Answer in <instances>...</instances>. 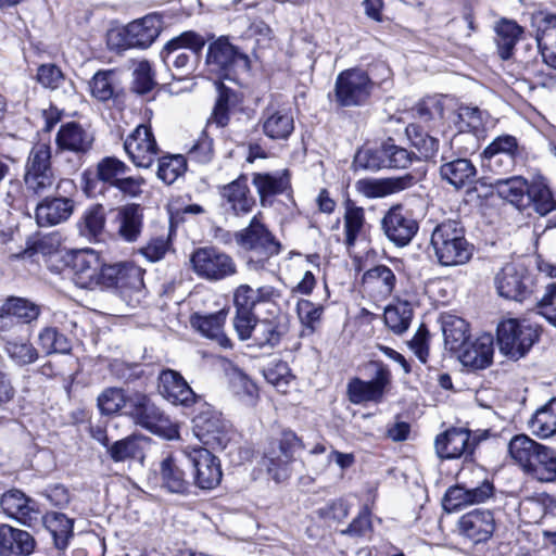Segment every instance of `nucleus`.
<instances>
[{
    "instance_id": "5701e85b",
    "label": "nucleus",
    "mask_w": 556,
    "mask_h": 556,
    "mask_svg": "<svg viewBox=\"0 0 556 556\" xmlns=\"http://www.w3.org/2000/svg\"><path fill=\"white\" fill-rule=\"evenodd\" d=\"M389 380L390 375L384 369L378 370L376 377L370 381H363L358 378L352 379L348 384L350 402L353 404H362L364 402L380 401Z\"/></svg>"
},
{
    "instance_id": "2f4dec72",
    "label": "nucleus",
    "mask_w": 556,
    "mask_h": 556,
    "mask_svg": "<svg viewBox=\"0 0 556 556\" xmlns=\"http://www.w3.org/2000/svg\"><path fill=\"white\" fill-rule=\"evenodd\" d=\"M220 195L229 204L236 215L250 213L255 204V200L250 194V189L244 176H240L238 179L224 186L220 189Z\"/></svg>"
},
{
    "instance_id": "4c0bfd02",
    "label": "nucleus",
    "mask_w": 556,
    "mask_h": 556,
    "mask_svg": "<svg viewBox=\"0 0 556 556\" xmlns=\"http://www.w3.org/2000/svg\"><path fill=\"white\" fill-rule=\"evenodd\" d=\"M440 174L450 185L460 189L473 181L476 168L468 160L456 159L442 164Z\"/></svg>"
},
{
    "instance_id": "f257e3e1",
    "label": "nucleus",
    "mask_w": 556,
    "mask_h": 556,
    "mask_svg": "<svg viewBox=\"0 0 556 556\" xmlns=\"http://www.w3.org/2000/svg\"><path fill=\"white\" fill-rule=\"evenodd\" d=\"M233 239L244 252L247 268L252 271L270 270L271 258L281 252V243L257 216L245 228L236 231Z\"/></svg>"
},
{
    "instance_id": "603ef678",
    "label": "nucleus",
    "mask_w": 556,
    "mask_h": 556,
    "mask_svg": "<svg viewBox=\"0 0 556 556\" xmlns=\"http://www.w3.org/2000/svg\"><path fill=\"white\" fill-rule=\"evenodd\" d=\"M517 151V141H491L484 149L483 157L489 161V166L511 165Z\"/></svg>"
},
{
    "instance_id": "f704fd0d",
    "label": "nucleus",
    "mask_w": 556,
    "mask_h": 556,
    "mask_svg": "<svg viewBox=\"0 0 556 556\" xmlns=\"http://www.w3.org/2000/svg\"><path fill=\"white\" fill-rule=\"evenodd\" d=\"M226 320V312L219 311L211 315L194 314L191 317V325L203 336L215 340L220 346L231 348L230 339L224 333L223 327Z\"/></svg>"
},
{
    "instance_id": "9d476101",
    "label": "nucleus",
    "mask_w": 556,
    "mask_h": 556,
    "mask_svg": "<svg viewBox=\"0 0 556 556\" xmlns=\"http://www.w3.org/2000/svg\"><path fill=\"white\" fill-rule=\"evenodd\" d=\"M193 273L207 281H220L237 274L232 256L214 247L195 249L190 255Z\"/></svg>"
},
{
    "instance_id": "37998d69",
    "label": "nucleus",
    "mask_w": 556,
    "mask_h": 556,
    "mask_svg": "<svg viewBox=\"0 0 556 556\" xmlns=\"http://www.w3.org/2000/svg\"><path fill=\"white\" fill-rule=\"evenodd\" d=\"M528 199H531L534 204V210L542 216L549 215L556 208V201L548 187L547 180L542 175L533 177Z\"/></svg>"
},
{
    "instance_id": "f03ea898",
    "label": "nucleus",
    "mask_w": 556,
    "mask_h": 556,
    "mask_svg": "<svg viewBox=\"0 0 556 556\" xmlns=\"http://www.w3.org/2000/svg\"><path fill=\"white\" fill-rule=\"evenodd\" d=\"M129 173L130 167L126 163L115 156H105L97 163L94 177L89 172L84 173V191L88 197H94L98 182H101L106 188L116 189L123 198H139L146 179Z\"/></svg>"
},
{
    "instance_id": "9b49d317",
    "label": "nucleus",
    "mask_w": 556,
    "mask_h": 556,
    "mask_svg": "<svg viewBox=\"0 0 556 556\" xmlns=\"http://www.w3.org/2000/svg\"><path fill=\"white\" fill-rule=\"evenodd\" d=\"M63 261L72 271L74 283L84 289H93L102 286L104 268L100 255L92 249L68 251Z\"/></svg>"
},
{
    "instance_id": "a211bd4d",
    "label": "nucleus",
    "mask_w": 556,
    "mask_h": 556,
    "mask_svg": "<svg viewBox=\"0 0 556 556\" xmlns=\"http://www.w3.org/2000/svg\"><path fill=\"white\" fill-rule=\"evenodd\" d=\"M157 477L161 488L168 493L186 495L190 491L184 458L177 454H168L160 462Z\"/></svg>"
},
{
    "instance_id": "0e129e2a",
    "label": "nucleus",
    "mask_w": 556,
    "mask_h": 556,
    "mask_svg": "<svg viewBox=\"0 0 556 556\" xmlns=\"http://www.w3.org/2000/svg\"><path fill=\"white\" fill-rule=\"evenodd\" d=\"M132 76V88L137 93H147L155 86L151 65L148 61H140L135 67Z\"/></svg>"
},
{
    "instance_id": "e2e57ef3",
    "label": "nucleus",
    "mask_w": 556,
    "mask_h": 556,
    "mask_svg": "<svg viewBox=\"0 0 556 556\" xmlns=\"http://www.w3.org/2000/svg\"><path fill=\"white\" fill-rule=\"evenodd\" d=\"M24 182L28 191L40 194L52 187L54 177L52 170L26 168Z\"/></svg>"
},
{
    "instance_id": "72a5a7b5",
    "label": "nucleus",
    "mask_w": 556,
    "mask_h": 556,
    "mask_svg": "<svg viewBox=\"0 0 556 556\" xmlns=\"http://www.w3.org/2000/svg\"><path fill=\"white\" fill-rule=\"evenodd\" d=\"M412 181L413 177L410 176L388 179H361L356 182V189L367 198H383L408 188Z\"/></svg>"
},
{
    "instance_id": "e433bc0d",
    "label": "nucleus",
    "mask_w": 556,
    "mask_h": 556,
    "mask_svg": "<svg viewBox=\"0 0 556 556\" xmlns=\"http://www.w3.org/2000/svg\"><path fill=\"white\" fill-rule=\"evenodd\" d=\"M42 523L52 536L58 549H65L73 536V519L62 513L51 511L42 517Z\"/></svg>"
},
{
    "instance_id": "bb28decb",
    "label": "nucleus",
    "mask_w": 556,
    "mask_h": 556,
    "mask_svg": "<svg viewBox=\"0 0 556 556\" xmlns=\"http://www.w3.org/2000/svg\"><path fill=\"white\" fill-rule=\"evenodd\" d=\"M34 549L35 540L27 531L9 525L0 526V556H24Z\"/></svg>"
},
{
    "instance_id": "a18cd8bd",
    "label": "nucleus",
    "mask_w": 556,
    "mask_h": 556,
    "mask_svg": "<svg viewBox=\"0 0 556 556\" xmlns=\"http://www.w3.org/2000/svg\"><path fill=\"white\" fill-rule=\"evenodd\" d=\"M228 377L230 389L238 400L248 406L255 405L258 399L256 384L239 368H232Z\"/></svg>"
},
{
    "instance_id": "c756f323",
    "label": "nucleus",
    "mask_w": 556,
    "mask_h": 556,
    "mask_svg": "<svg viewBox=\"0 0 556 556\" xmlns=\"http://www.w3.org/2000/svg\"><path fill=\"white\" fill-rule=\"evenodd\" d=\"M498 294L505 299L522 301L527 294L523 275L514 264H506L495 276Z\"/></svg>"
},
{
    "instance_id": "8fccbe9b",
    "label": "nucleus",
    "mask_w": 556,
    "mask_h": 556,
    "mask_svg": "<svg viewBox=\"0 0 556 556\" xmlns=\"http://www.w3.org/2000/svg\"><path fill=\"white\" fill-rule=\"evenodd\" d=\"M253 185L264 199L283 192L289 186V178L287 172L276 175L256 173L253 175Z\"/></svg>"
},
{
    "instance_id": "c9c22d12",
    "label": "nucleus",
    "mask_w": 556,
    "mask_h": 556,
    "mask_svg": "<svg viewBox=\"0 0 556 556\" xmlns=\"http://www.w3.org/2000/svg\"><path fill=\"white\" fill-rule=\"evenodd\" d=\"M522 33V28L515 21L503 18L496 24L494 41L497 54L503 61L511 59L514 48Z\"/></svg>"
},
{
    "instance_id": "f8f14e48",
    "label": "nucleus",
    "mask_w": 556,
    "mask_h": 556,
    "mask_svg": "<svg viewBox=\"0 0 556 556\" xmlns=\"http://www.w3.org/2000/svg\"><path fill=\"white\" fill-rule=\"evenodd\" d=\"M181 455L193 467V481L197 486L213 490L220 483V462L207 447L188 445L181 448Z\"/></svg>"
},
{
    "instance_id": "b1692460",
    "label": "nucleus",
    "mask_w": 556,
    "mask_h": 556,
    "mask_svg": "<svg viewBox=\"0 0 556 556\" xmlns=\"http://www.w3.org/2000/svg\"><path fill=\"white\" fill-rule=\"evenodd\" d=\"M364 291L375 301H382L390 296L396 283V277L391 268L378 265L363 275Z\"/></svg>"
},
{
    "instance_id": "3c124183",
    "label": "nucleus",
    "mask_w": 556,
    "mask_h": 556,
    "mask_svg": "<svg viewBox=\"0 0 556 556\" xmlns=\"http://www.w3.org/2000/svg\"><path fill=\"white\" fill-rule=\"evenodd\" d=\"M229 97L226 91L220 92L213 113L208 118L205 128L203 129V136L205 139L218 136L217 130L225 127L229 122Z\"/></svg>"
},
{
    "instance_id": "473e14b6",
    "label": "nucleus",
    "mask_w": 556,
    "mask_h": 556,
    "mask_svg": "<svg viewBox=\"0 0 556 556\" xmlns=\"http://www.w3.org/2000/svg\"><path fill=\"white\" fill-rule=\"evenodd\" d=\"M3 351L10 361L18 367L34 364L38 357V350L33 345L27 336L5 334L1 337Z\"/></svg>"
},
{
    "instance_id": "c85d7f7f",
    "label": "nucleus",
    "mask_w": 556,
    "mask_h": 556,
    "mask_svg": "<svg viewBox=\"0 0 556 556\" xmlns=\"http://www.w3.org/2000/svg\"><path fill=\"white\" fill-rule=\"evenodd\" d=\"M114 223L116 225V231L123 240L127 242L137 241L143 226L141 206L136 203H129L118 207Z\"/></svg>"
},
{
    "instance_id": "4d7b16f0",
    "label": "nucleus",
    "mask_w": 556,
    "mask_h": 556,
    "mask_svg": "<svg viewBox=\"0 0 556 556\" xmlns=\"http://www.w3.org/2000/svg\"><path fill=\"white\" fill-rule=\"evenodd\" d=\"M187 163L182 155L164 156L160 160L157 177L166 185H172L185 174Z\"/></svg>"
},
{
    "instance_id": "2eb2a0df",
    "label": "nucleus",
    "mask_w": 556,
    "mask_h": 556,
    "mask_svg": "<svg viewBox=\"0 0 556 556\" xmlns=\"http://www.w3.org/2000/svg\"><path fill=\"white\" fill-rule=\"evenodd\" d=\"M207 64L224 77L231 72H247L250 68L249 56L238 51L226 38H219L208 47Z\"/></svg>"
},
{
    "instance_id": "338daca9",
    "label": "nucleus",
    "mask_w": 556,
    "mask_h": 556,
    "mask_svg": "<svg viewBox=\"0 0 556 556\" xmlns=\"http://www.w3.org/2000/svg\"><path fill=\"white\" fill-rule=\"evenodd\" d=\"M51 150L46 141H37L28 156L26 168L51 170Z\"/></svg>"
},
{
    "instance_id": "c03bdc74",
    "label": "nucleus",
    "mask_w": 556,
    "mask_h": 556,
    "mask_svg": "<svg viewBox=\"0 0 556 556\" xmlns=\"http://www.w3.org/2000/svg\"><path fill=\"white\" fill-rule=\"evenodd\" d=\"M264 134L269 139H287L293 130V118L281 111L267 109L264 113Z\"/></svg>"
},
{
    "instance_id": "f3484780",
    "label": "nucleus",
    "mask_w": 556,
    "mask_h": 556,
    "mask_svg": "<svg viewBox=\"0 0 556 556\" xmlns=\"http://www.w3.org/2000/svg\"><path fill=\"white\" fill-rule=\"evenodd\" d=\"M381 224L387 238L397 247L407 245L419 228L412 213L401 205L389 208Z\"/></svg>"
},
{
    "instance_id": "393cba45",
    "label": "nucleus",
    "mask_w": 556,
    "mask_h": 556,
    "mask_svg": "<svg viewBox=\"0 0 556 556\" xmlns=\"http://www.w3.org/2000/svg\"><path fill=\"white\" fill-rule=\"evenodd\" d=\"M160 393L173 404L189 405L195 394L187 381L175 370H163L159 377Z\"/></svg>"
},
{
    "instance_id": "0eeeda50",
    "label": "nucleus",
    "mask_w": 556,
    "mask_h": 556,
    "mask_svg": "<svg viewBox=\"0 0 556 556\" xmlns=\"http://www.w3.org/2000/svg\"><path fill=\"white\" fill-rule=\"evenodd\" d=\"M303 447L302 440L293 431L283 430L280 438L271 441L266 447L262 465L276 482H282L291 475L295 452Z\"/></svg>"
},
{
    "instance_id": "20e7f679",
    "label": "nucleus",
    "mask_w": 556,
    "mask_h": 556,
    "mask_svg": "<svg viewBox=\"0 0 556 556\" xmlns=\"http://www.w3.org/2000/svg\"><path fill=\"white\" fill-rule=\"evenodd\" d=\"M456 101L447 96H432L422 99L415 106L416 117L419 123H412L405 128L407 139L425 137L437 139V136H450L453 129L446 118H451L455 111Z\"/></svg>"
},
{
    "instance_id": "13d9d810",
    "label": "nucleus",
    "mask_w": 556,
    "mask_h": 556,
    "mask_svg": "<svg viewBox=\"0 0 556 556\" xmlns=\"http://www.w3.org/2000/svg\"><path fill=\"white\" fill-rule=\"evenodd\" d=\"M114 77L115 73L113 71H100L96 73L89 83L91 94L100 101L111 99L115 90Z\"/></svg>"
},
{
    "instance_id": "79ce46f5",
    "label": "nucleus",
    "mask_w": 556,
    "mask_h": 556,
    "mask_svg": "<svg viewBox=\"0 0 556 556\" xmlns=\"http://www.w3.org/2000/svg\"><path fill=\"white\" fill-rule=\"evenodd\" d=\"M386 326L396 334L405 332L413 319V308L409 302L396 300L384 308Z\"/></svg>"
},
{
    "instance_id": "dca6fc26",
    "label": "nucleus",
    "mask_w": 556,
    "mask_h": 556,
    "mask_svg": "<svg viewBox=\"0 0 556 556\" xmlns=\"http://www.w3.org/2000/svg\"><path fill=\"white\" fill-rule=\"evenodd\" d=\"M205 45L202 36L194 31H185L170 39L161 51V59L166 66L173 64L177 70L186 68L191 54H198Z\"/></svg>"
},
{
    "instance_id": "1a4fd4ad",
    "label": "nucleus",
    "mask_w": 556,
    "mask_h": 556,
    "mask_svg": "<svg viewBox=\"0 0 556 556\" xmlns=\"http://www.w3.org/2000/svg\"><path fill=\"white\" fill-rule=\"evenodd\" d=\"M128 401V415L136 424L169 440L177 437L176 425L146 394L129 393Z\"/></svg>"
},
{
    "instance_id": "ddd939ff",
    "label": "nucleus",
    "mask_w": 556,
    "mask_h": 556,
    "mask_svg": "<svg viewBox=\"0 0 556 556\" xmlns=\"http://www.w3.org/2000/svg\"><path fill=\"white\" fill-rule=\"evenodd\" d=\"M144 270L132 262H121L106 265L102 286L116 288L123 296H128V303L139 301L143 289Z\"/></svg>"
},
{
    "instance_id": "09e8293b",
    "label": "nucleus",
    "mask_w": 556,
    "mask_h": 556,
    "mask_svg": "<svg viewBox=\"0 0 556 556\" xmlns=\"http://www.w3.org/2000/svg\"><path fill=\"white\" fill-rule=\"evenodd\" d=\"M124 150L137 167L149 168L159 154L156 141H124Z\"/></svg>"
},
{
    "instance_id": "412c9836",
    "label": "nucleus",
    "mask_w": 556,
    "mask_h": 556,
    "mask_svg": "<svg viewBox=\"0 0 556 556\" xmlns=\"http://www.w3.org/2000/svg\"><path fill=\"white\" fill-rule=\"evenodd\" d=\"M459 531L473 543L488 541L495 528V518L490 510L475 509L459 519Z\"/></svg>"
},
{
    "instance_id": "423d86ee",
    "label": "nucleus",
    "mask_w": 556,
    "mask_h": 556,
    "mask_svg": "<svg viewBox=\"0 0 556 556\" xmlns=\"http://www.w3.org/2000/svg\"><path fill=\"white\" fill-rule=\"evenodd\" d=\"M375 87L368 73L353 67L340 72L336 78L333 91L328 94L338 108H355L365 105Z\"/></svg>"
},
{
    "instance_id": "7ed1b4c3",
    "label": "nucleus",
    "mask_w": 556,
    "mask_h": 556,
    "mask_svg": "<svg viewBox=\"0 0 556 556\" xmlns=\"http://www.w3.org/2000/svg\"><path fill=\"white\" fill-rule=\"evenodd\" d=\"M514 462L532 478L551 482L556 480V451L543 445L529 435L517 434L508 444Z\"/></svg>"
},
{
    "instance_id": "052dcab7",
    "label": "nucleus",
    "mask_w": 556,
    "mask_h": 556,
    "mask_svg": "<svg viewBox=\"0 0 556 556\" xmlns=\"http://www.w3.org/2000/svg\"><path fill=\"white\" fill-rule=\"evenodd\" d=\"M296 312L301 324L312 333L320 324L324 306L308 300H300Z\"/></svg>"
},
{
    "instance_id": "4be33fe9",
    "label": "nucleus",
    "mask_w": 556,
    "mask_h": 556,
    "mask_svg": "<svg viewBox=\"0 0 556 556\" xmlns=\"http://www.w3.org/2000/svg\"><path fill=\"white\" fill-rule=\"evenodd\" d=\"M434 445L438 456L446 459L471 454L473 450L470 432L464 428H452L439 434Z\"/></svg>"
},
{
    "instance_id": "ea45409f",
    "label": "nucleus",
    "mask_w": 556,
    "mask_h": 556,
    "mask_svg": "<svg viewBox=\"0 0 556 556\" xmlns=\"http://www.w3.org/2000/svg\"><path fill=\"white\" fill-rule=\"evenodd\" d=\"M344 243L350 248L364 233L366 219L363 207L357 206L353 201L346 200L344 204Z\"/></svg>"
},
{
    "instance_id": "774afa93",
    "label": "nucleus",
    "mask_w": 556,
    "mask_h": 556,
    "mask_svg": "<svg viewBox=\"0 0 556 556\" xmlns=\"http://www.w3.org/2000/svg\"><path fill=\"white\" fill-rule=\"evenodd\" d=\"M110 456L114 462H124L128 458H134L140 453V446L136 439L126 438L116 441L109 448Z\"/></svg>"
},
{
    "instance_id": "49530a36",
    "label": "nucleus",
    "mask_w": 556,
    "mask_h": 556,
    "mask_svg": "<svg viewBox=\"0 0 556 556\" xmlns=\"http://www.w3.org/2000/svg\"><path fill=\"white\" fill-rule=\"evenodd\" d=\"M388 151L386 143L364 144L354 156V165L356 168L377 170L386 167Z\"/></svg>"
},
{
    "instance_id": "39448f33",
    "label": "nucleus",
    "mask_w": 556,
    "mask_h": 556,
    "mask_svg": "<svg viewBox=\"0 0 556 556\" xmlns=\"http://www.w3.org/2000/svg\"><path fill=\"white\" fill-rule=\"evenodd\" d=\"M430 244L442 266L464 265L473 254V245L467 241L463 226L453 219L442 222L433 229Z\"/></svg>"
},
{
    "instance_id": "aec40b11",
    "label": "nucleus",
    "mask_w": 556,
    "mask_h": 556,
    "mask_svg": "<svg viewBox=\"0 0 556 556\" xmlns=\"http://www.w3.org/2000/svg\"><path fill=\"white\" fill-rule=\"evenodd\" d=\"M162 22L155 14H148L129 23L123 30L124 45L128 48L146 49L159 37Z\"/></svg>"
},
{
    "instance_id": "6e6d98bb",
    "label": "nucleus",
    "mask_w": 556,
    "mask_h": 556,
    "mask_svg": "<svg viewBox=\"0 0 556 556\" xmlns=\"http://www.w3.org/2000/svg\"><path fill=\"white\" fill-rule=\"evenodd\" d=\"M129 394H125L124 390L118 388H108L98 396V406L102 414L111 415L126 409L128 414Z\"/></svg>"
},
{
    "instance_id": "680f3d73",
    "label": "nucleus",
    "mask_w": 556,
    "mask_h": 556,
    "mask_svg": "<svg viewBox=\"0 0 556 556\" xmlns=\"http://www.w3.org/2000/svg\"><path fill=\"white\" fill-rule=\"evenodd\" d=\"M266 381L273 384L278 391L286 393L292 379L290 368L286 362H275L264 369Z\"/></svg>"
},
{
    "instance_id": "cd10ccee",
    "label": "nucleus",
    "mask_w": 556,
    "mask_h": 556,
    "mask_svg": "<svg viewBox=\"0 0 556 556\" xmlns=\"http://www.w3.org/2000/svg\"><path fill=\"white\" fill-rule=\"evenodd\" d=\"M452 113L453 128L456 132L450 135L455 137L457 134H470L477 139L484 134V113L477 106L458 104L456 102L455 111Z\"/></svg>"
},
{
    "instance_id": "4468645a",
    "label": "nucleus",
    "mask_w": 556,
    "mask_h": 556,
    "mask_svg": "<svg viewBox=\"0 0 556 556\" xmlns=\"http://www.w3.org/2000/svg\"><path fill=\"white\" fill-rule=\"evenodd\" d=\"M193 434L208 450H223L230 441V430L222 416L213 410L200 412L193 418Z\"/></svg>"
},
{
    "instance_id": "de8ad7c7",
    "label": "nucleus",
    "mask_w": 556,
    "mask_h": 556,
    "mask_svg": "<svg viewBox=\"0 0 556 556\" xmlns=\"http://www.w3.org/2000/svg\"><path fill=\"white\" fill-rule=\"evenodd\" d=\"M442 331L445 344L451 350L462 348L468 339V324L455 315L442 316Z\"/></svg>"
},
{
    "instance_id": "a19ab883",
    "label": "nucleus",
    "mask_w": 556,
    "mask_h": 556,
    "mask_svg": "<svg viewBox=\"0 0 556 556\" xmlns=\"http://www.w3.org/2000/svg\"><path fill=\"white\" fill-rule=\"evenodd\" d=\"M529 427L531 432L540 439L556 434V399L551 400L534 413Z\"/></svg>"
},
{
    "instance_id": "6e6552de",
    "label": "nucleus",
    "mask_w": 556,
    "mask_h": 556,
    "mask_svg": "<svg viewBox=\"0 0 556 556\" xmlns=\"http://www.w3.org/2000/svg\"><path fill=\"white\" fill-rule=\"evenodd\" d=\"M496 332L501 353L516 361L530 351L539 337L531 324L517 318L502 320L497 325Z\"/></svg>"
},
{
    "instance_id": "7c9ffc66",
    "label": "nucleus",
    "mask_w": 556,
    "mask_h": 556,
    "mask_svg": "<svg viewBox=\"0 0 556 556\" xmlns=\"http://www.w3.org/2000/svg\"><path fill=\"white\" fill-rule=\"evenodd\" d=\"M493 354V337L489 333H484L478 337L463 351L460 361L466 367L484 369L492 364Z\"/></svg>"
},
{
    "instance_id": "6ab92c4d",
    "label": "nucleus",
    "mask_w": 556,
    "mask_h": 556,
    "mask_svg": "<svg viewBox=\"0 0 556 556\" xmlns=\"http://www.w3.org/2000/svg\"><path fill=\"white\" fill-rule=\"evenodd\" d=\"M0 504L9 517L26 527H34L40 520L41 510L38 503L18 490L4 493Z\"/></svg>"
},
{
    "instance_id": "58836bf2",
    "label": "nucleus",
    "mask_w": 556,
    "mask_h": 556,
    "mask_svg": "<svg viewBox=\"0 0 556 556\" xmlns=\"http://www.w3.org/2000/svg\"><path fill=\"white\" fill-rule=\"evenodd\" d=\"M493 187L496 193L509 203L520 207L528 199L530 185L521 176L497 179Z\"/></svg>"
},
{
    "instance_id": "a878e982",
    "label": "nucleus",
    "mask_w": 556,
    "mask_h": 556,
    "mask_svg": "<svg viewBox=\"0 0 556 556\" xmlns=\"http://www.w3.org/2000/svg\"><path fill=\"white\" fill-rule=\"evenodd\" d=\"M74 211V202L68 198H46L36 207V220L41 227L59 225L67 220Z\"/></svg>"
},
{
    "instance_id": "bf43d9fd",
    "label": "nucleus",
    "mask_w": 556,
    "mask_h": 556,
    "mask_svg": "<svg viewBox=\"0 0 556 556\" xmlns=\"http://www.w3.org/2000/svg\"><path fill=\"white\" fill-rule=\"evenodd\" d=\"M5 305L7 311L16 317L22 328H24V324L37 319L40 314L39 307L25 299H10Z\"/></svg>"
},
{
    "instance_id": "5fc2aeb1",
    "label": "nucleus",
    "mask_w": 556,
    "mask_h": 556,
    "mask_svg": "<svg viewBox=\"0 0 556 556\" xmlns=\"http://www.w3.org/2000/svg\"><path fill=\"white\" fill-rule=\"evenodd\" d=\"M38 343L46 354H66L72 350L71 341L53 327H46L38 334Z\"/></svg>"
},
{
    "instance_id": "864d4df0",
    "label": "nucleus",
    "mask_w": 556,
    "mask_h": 556,
    "mask_svg": "<svg viewBox=\"0 0 556 556\" xmlns=\"http://www.w3.org/2000/svg\"><path fill=\"white\" fill-rule=\"evenodd\" d=\"M282 333V329L278 323L271 319H262L255 325L251 340L258 348H273L280 342Z\"/></svg>"
},
{
    "instance_id": "69168bd1",
    "label": "nucleus",
    "mask_w": 556,
    "mask_h": 556,
    "mask_svg": "<svg viewBox=\"0 0 556 556\" xmlns=\"http://www.w3.org/2000/svg\"><path fill=\"white\" fill-rule=\"evenodd\" d=\"M468 498L467 483L462 481L447 489L443 498L444 508L448 511L459 510L469 506Z\"/></svg>"
}]
</instances>
